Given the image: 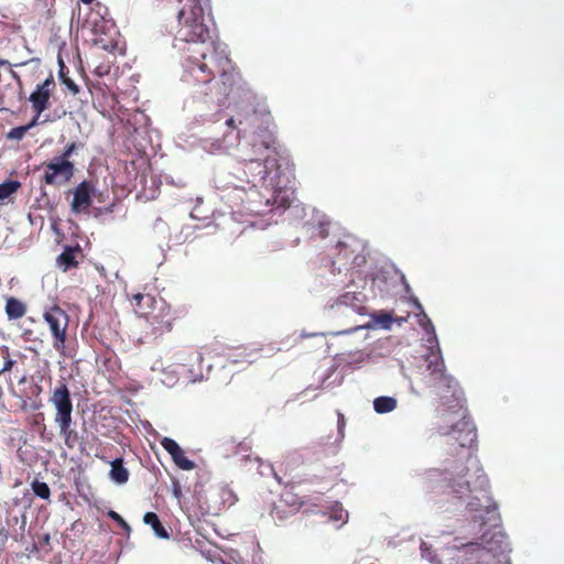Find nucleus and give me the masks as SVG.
Here are the masks:
<instances>
[{
  "label": "nucleus",
  "mask_w": 564,
  "mask_h": 564,
  "mask_svg": "<svg viewBox=\"0 0 564 564\" xmlns=\"http://www.w3.org/2000/svg\"><path fill=\"white\" fill-rule=\"evenodd\" d=\"M359 241L355 238L347 236L344 240H340L337 242V249L338 253L343 256L344 259H350L354 258V261L356 260V257L354 256L355 252L358 249Z\"/></svg>",
  "instance_id": "20"
},
{
  "label": "nucleus",
  "mask_w": 564,
  "mask_h": 564,
  "mask_svg": "<svg viewBox=\"0 0 564 564\" xmlns=\"http://www.w3.org/2000/svg\"><path fill=\"white\" fill-rule=\"evenodd\" d=\"M91 185L87 181L80 182L74 189L72 210L75 214L87 212L91 205Z\"/></svg>",
  "instance_id": "13"
},
{
  "label": "nucleus",
  "mask_w": 564,
  "mask_h": 564,
  "mask_svg": "<svg viewBox=\"0 0 564 564\" xmlns=\"http://www.w3.org/2000/svg\"><path fill=\"white\" fill-rule=\"evenodd\" d=\"M429 488L435 495H447L456 499H469L467 508L478 511L482 501L488 502V478L476 457L468 454L465 465H455L442 473L430 475Z\"/></svg>",
  "instance_id": "2"
},
{
  "label": "nucleus",
  "mask_w": 564,
  "mask_h": 564,
  "mask_svg": "<svg viewBox=\"0 0 564 564\" xmlns=\"http://www.w3.org/2000/svg\"><path fill=\"white\" fill-rule=\"evenodd\" d=\"M108 517L116 521L120 528H122L127 533L131 531L130 525L126 522V520L116 511L110 510L108 511Z\"/></svg>",
  "instance_id": "29"
},
{
  "label": "nucleus",
  "mask_w": 564,
  "mask_h": 564,
  "mask_svg": "<svg viewBox=\"0 0 564 564\" xmlns=\"http://www.w3.org/2000/svg\"><path fill=\"white\" fill-rule=\"evenodd\" d=\"M226 124H227L228 127H232V128H234V126H235V119H234V118H229V119L226 121Z\"/></svg>",
  "instance_id": "36"
},
{
  "label": "nucleus",
  "mask_w": 564,
  "mask_h": 564,
  "mask_svg": "<svg viewBox=\"0 0 564 564\" xmlns=\"http://www.w3.org/2000/svg\"><path fill=\"white\" fill-rule=\"evenodd\" d=\"M43 182L47 185L68 182L75 172V165L69 160L55 156L51 162L43 163Z\"/></svg>",
  "instance_id": "9"
},
{
  "label": "nucleus",
  "mask_w": 564,
  "mask_h": 564,
  "mask_svg": "<svg viewBox=\"0 0 564 564\" xmlns=\"http://www.w3.org/2000/svg\"><path fill=\"white\" fill-rule=\"evenodd\" d=\"M426 371V386L444 408L437 423V433L453 436L460 447L471 448L477 440L476 426L466 415L463 390L446 373L440 350L429 356Z\"/></svg>",
  "instance_id": "1"
},
{
  "label": "nucleus",
  "mask_w": 564,
  "mask_h": 564,
  "mask_svg": "<svg viewBox=\"0 0 564 564\" xmlns=\"http://www.w3.org/2000/svg\"><path fill=\"white\" fill-rule=\"evenodd\" d=\"M293 513L288 509L286 507H280L279 508V500L274 502L272 509H271V516L274 520L283 521L288 519Z\"/></svg>",
  "instance_id": "27"
},
{
  "label": "nucleus",
  "mask_w": 564,
  "mask_h": 564,
  "mask_svg": "<svg viewBox=\"0 0 564 564\" xmlns=\"http://www.w3.org/2000/svg\"><path fill=\"white\" fill-rule=\"evenodd\" d=\"M145 319L150 326V334L153 337H159L172 330L175 316L171 305L164 299L159 297V305Z\"/></svg>",
  "instance_id": "8"
},
{
  "label": "nucleus",
  "mask_w": 564,
  "mask_h": 564,
  "mask_svg": "<svg viewBox=\"0 0 564 564\" xmlns=\"http://www.w3.org/2000/svg\"><path fill=\"white\" fill-rule=\"evenodd\" d=\"M7 61L0 59V65H6Z\"/></svg>",
  "instance_id": "38"
},
{
  "label": "nucleus",
  "mask_w": 564,
  "mask_h": 564,
  "mask_svg": "<svg viewBox=\"0 0 564 564\" xmlns=\"http://www.w3.org/2000/svg\"><path fill=\"white\" fill-rule=\"evenodd\" d=\"M28 131H29V127H25V126H19V127L12 128L7 133V139L18 140V141L22 140Z\"/></svg>",
  "instance_id": "28"
},
{
  "label": "nucleus",
  "mask_w": 564,
  "mask_h": 564,
  "mask_svg": "<svg viewBox=\"0 0 564 564\" xmlns=\"http://www.w3.org/2000/svg\"><path fill=\"white\" fill-rule=\"evenodd\" d=\"M83 3L85 4H90L93 3L95 0H80Z\"/></svg>",
  "instance_id": "37"
},
{
  "label": "nucleus",
  "mask_w": 564,
  "mask_h": 564,
  "mask_svg": "<svg viewBox=\"0 0 564 564\" xmlns=\"http://www.w3.org/2000/svg\"><path fill=\"white\" fill-rule=\"evenodd\" d=\"M55 87L53 76L47 77L42 84L37 85L35 90L30 95V102L35 113L41 115L50 108L52 91Z\"/></svg>",
  "instance_id": "11"
},
{
  "label": "nucleus",
  "mask_w": 564,
  "mask_h": 564,
  "mask_svg": "<svg viewBox=\"0 0 564 564\" xmlns=\"http://www.w3.org/2000/svg\"><path fill=\"white\" fill-rule=\"evenodd\" d=\"M243 174L247 176V182L252 186L261 185L265 188L272 189V197L267 198V205L278 204V195L280 192L276 191L279 182L275 181V175L271 176L272 169L276 166L275 156H245Z\"/></svg>",
  "instance_id": "6"
},
{
  "label": "nucleus",
  "mask_w": 564,
  "mask_h": 564,
  "mask_svg": "<svg viewBox=\"0 0 564 564\" xmlns=\"http://www.w3.org/2000/svg\"><path fill=\"white\" fill-rule=\"evenodd\" d=\"M131 303L134 312L145 318L159 305V297L150 293H137L131 296Z\"/></svg>",
  "instance_id": "14"
},
{
  "label": "nucleus",
  "mask_w": 564,
  "mask_h": 564,
  "mask_svg": "<svg viewBox=\"0 0 564 564\" xmlns=\"http://www.w3.org/2000/svg\"><path fill=\"white\" fill-rule=\"evenodd\" d=\"M195 354H196V358H197V359H200V355H199V352H197V351H196Z\"/></svg>",
  "instance_id": "39"
},
{
  "label": "nucleus",
  "mask_w": 564,
  "mask_h": 564,
  "mask_svg": "<svg viewBox=\"0 0 564 564\" xmlns=\"http://www.w3.org/2000/svg\"><path fill=\"white\" fill-rule=\"evenodd\" d=\"M43 318L48 325L53 337V347L62 357H72L66 348L67 328L69 324L68 314L59 306L54 305L44 312Z\"/></svg>",
  "instance_id": "7"
},
{
  "label": "nucleus",
  "mask_w": 564,
  "mask_h": 564,
  "mask_svg": "<svg viewBox=\"0 0 564 564\" xmlns=\"http://www.w3.org/2000/svg\"><path fill=\"white\" fill-rule=\"evenodd\" d=\"M364 295L361 293H355V292H346L338 299L339 303L351 306L355 311L361 313L364 310L362 306V299Z\"/></svg>",
  "instance_id": "23"
},
{
  "label": "nucleus",
  "mask_w": 564,
  "mask_h": 564,
  "mask_svg": "<svg viewBox=\"0 0 564 564\" xmlns=\"http://www.w3.org/2000/svg\"><path fill=\"white\" fill-rule=\"evenodd\" d=\"M26 306L15 297H8L6 302V314L9 319H18L24 316Z\"/></svg>",
  "instance_id": "19"
},
{
  "label": "nucleus",
  "mask_w": 564,
  "mask_h": 564,
  "mask_svg": "<svg viewBox=\"0 0 564 564\" xmlns=\"http://www.w3.org/2000/svg\"><path fill=\"white\" fill-rule=\"evenodd\" d=\"M208 0H187L178 12L180 29L177 37L185 42H200L210 40L209 26L205 23V9Z\"/></svg>",
  "instance_id": "4"
},
{
  "label": "nucleus",
  "mask_w": 564,
  "mask_h": 564,
  "mask_svg": "<svg viewBox=\"0 0 564 564\" xmlns=\"http://www.w3.org/2000/svg\"><path fill=\"white\" fill-rule=\"evenodd\" d=\"M251 148L252 154L248 156H261L265 159V156H273L272 153H276L273 149V139L270 135L254 138Z\"/></svg>",
  "instance_id": "15"
},
{
  "label": "nucleus",
  "mask_w": 564,
  "mask_h": 564,
  "mask_svg": "<svg viewBox=\"0 0 564 564\" xmlns=\"http://www.w3.org/2000/svg\"><path fill=\"white\" fill-rule=\"evenodd\" d=\"M161 446L171 455L174 464L183 470H192L195 468V463L186 457L185 452L181 446L170 437L161 440Z\"/></svg>",
  "instance_id": "12"
},
{
  "label": "nucleus",
  "mask_w": 564,
  "mask_h": 564,
  "mask_svg": "<svg viewBox=\"0 0 564 564\" xmlns=\"http://www.w3.org/2000/svg\"><path fill=\"white\" fill-rule=\"evenodd\" d=\"M76 149H77V144L75 142H72L65 147L64 151L62 152L61 155H58V158L62 160H69V158L73 155V153L76 151Z\"/></svg>",
  "instance_id": "34"
},
{
  "label": "nucleus",
  "mask_w": 564,
  "mask_h": 564,
  "mask_svg": "<svg viewBox=\"0 0 564 564\" xmlns=\"http://www.w3.org/2000/svg\"><path fill=\"white\" fill-rule=\"evenodd\" d=\"M50 402L56 410L54 419L56 424L72 421L73 402L70 391L66 383L59 382V384L55 387L50 397Z\"/></svg>",
  "instance_id": "10"
},
{
  "label": "nucleus",
  "mask_w": 564,
  "mask_h": 564,
  "mask_svg": "<svg viewBox=\"0 0 564 564\" xmlns=\"http://www.w3.org/2000/svg\"><path fill=\"white\" fill-rule=\"evenodd\" d=\"M41 115L35 113V116L32 118V120L25 124V127H29V130L33 127H35L39 123V118Z\"/></svg>",
  "instance_id": "35"
},
{
  "label": "nucleus",
  "mask_w": 564,
  "mask_h": 564,
  "mask_svg": "<svg viewBox=\"0 0 564 564\" xmlns=\"http://www.w3.org/2000/svg\"><path fill=\"white\" fill-rule=\"evenodd\" d=\"M3 359H4V362H3V367L0 369V375L3 372L10 371L13 368V366L15 365V361L10 358L9 349L7 347H4V349H3Z\"/></svg>",
  "instance_id": "30"
},
{
  "label": "nucleus",
  "mask_w": 564,
  "mask_h": 564,
  "mask_svg": "<svg viewBox=\"0 0 564 564\" xmlns=\"http://www.w3.org/2000/svg\"><path fill=\"white\" fill-rule=\"evenodd\" d=\"M415 305L422 312L423 318L426 319L425 323L423 321H421L423 328L425 329L426 333H432L435 336L434 326H433L432 322L427 318L426 314L423 312L422 305L419 302H415Z\"/></svg>",
  "instance_id": "32"
},
{
  "label": "nucleus",
  "mask_w": 564,
  "mask_h": 564,
  "mask_svg": "<svg viewBox=\"0 0 564 564\" xmlns=\"http://www.w3.org/2000/svg\"><path fill=\"white\" fill-rule=\"evenodd\" d=\"M304 501L294 491V488H284L279 498V508L286 507L294 514L302 506Z\"/></svg>",
  "instance_id": "16"
},
{
  "label": "nucleus",
  "mask_w": 564,
  "mask_h": 564,
  "mask_svg": "<svg viewBox=\"0 0 564 564\" xmlns=\"http://www.w3.org/2000/svg\"><path fill=\"white\" fill-rule=\"evenodd\" d=\"M21 184L18 181H7L0 184V200L9 198L14 194Z\"/></svg>",
  "instance_id": "26"
},
{
  "label": "nucleus",
  "mask_w": 564,
  "mask_h": 564,
  "mask_svg": "<svg viewBox=\"0 0 564 564\" xmlns=\"http://www.w3.org/2000/svg\"><path fill=\"white\" fill-rule=\"evenodd\" d=\"M395 408L397 400L392 397H378L373 400V409L377 413H389Z\"/></svg>",
  "instance_id": "24"
},
{
  "label": "nucleus",
  "mask_w": 564,
  "mask_h": 564,
  "mask_svg": "<svg viewBox=\"0 0 564 564\" xmlns=\"http://www.w3.org/2000/svg\"><path fill=\"white\" fill-rule=\"evenodd\" d=\"M31 488L34 495L41 499L48 500L51 497V489L46 482L34 479L31 482Z\"/></svg>",
  "instance_id": "25"
},
{
  "label": "nucleus",
  "mask_w": 564,
  "mask_h": 564,
  "mask_svg": "<svg viewBox=\"0 0 564 564\" xmlns=\"http://www.w3.org/2000/svg\"><path fill=\"white\" fill-rule=\"evenodd\" d=\"M59 434L64 438V443L68 448H74L79 441L78 433L72 429V421L57 424Z\"/></svg>",
  "instance_id": "21"
},
{
  "label": "nucleus",
  "mask_w": 564,
  "mask_h": 564,
  "mask_svg": "<svg viewBox=\"0 0 564 564\" xmlns=\"http://www.w3.org/2000/svg\"><path fill=\"white\" fill-rule=\"evenodd\" d=\"M376 322L380 324L383 328H389L392 323V317L388 313H380L376 315Z\"/></svg>",
  "instance_id": "33"
},
{
  "label": "nucleus",
  "mask_w": 564,
  "mask_h": 564,
  "mask_svg": "<svg viewBox=\"0 0 564 564\" xmlns=\"http://www.w3.org/2000/svg\"><path fill=\"white\" fill-rule=\"evenodd\" d=\"M479 540V543L463 545L470 564H495L508 551L507 536L501 531H487Z\"/></svg>",
  "instance_id": "5"
},
{
  "label": "nucleus",
  "mask_w": 564,
  "mask_h": 564,
  "mask_svg": "<svg viewBox=\"0 0 564 564\" xmlns=\"http://www.w3.org/2000/svg\"><path fill=\"white\" fill-rule=\"evenodd\" d=\"M80 252L79 247H66L64 251L57 257L56 263L64 271L77 268L78 261L76 254Z\"/></svg>",
  "instance_id": "17"
},
{
  "label": "nucleus",
  "mask_w": 564,
  "mask_h": 564,
  "mask_svg": "<svg viewBox=\"0 0 564 564\" xmlns=\"http://www.w3.org/2000/svg\"><path fill=\"white\" fill-rule=\"evenodd\" d=\"M198 53L200 59L189 57L193 59V65L188 69V75L194 82L207 86L202 94L215 97L218 102H221L236 89L245 88L247 83L228 56L218 53L214 47Z\"/></svg>",
  "instance_id": "3"
},
{
  "label": "nucleus",
  "mask_w": 564,
  "mask_h": 564,
  "mask_svg": "<svg viewBox=\"0 0 564 564\" xmlns=\"http://www.w3.org/2000/svg\"><path fill=\"white\" fill-rule=\"evenodd\" d=\"M110 479L118 485L126 484L129 480L130 473L123 465V458H116L110 463Z\"/></svg>",
  "instance_id": "18"
},
{
  "label": "nucleus",
  "mask_w": 564,
  "mask_h": 564,
  "mask_svg": "<svg viewBox=\"0 0 564 564\" xmlns=\"http://www.w3.org/2000/svg\"><path fill=\"white\" fill-rule=\"evenodd\" d=\"M61 79H62V83L63 85H65L67 87V89L73 94V95H77L79 93V87L75 84V82L73 79H70L69 77H66L63 72L61 70Z\"/></svg>",
  "instance_id": "31"
},
{
  "label": "nucleus",
  "mask_w": 564,
  "mask_h": 564,
  "mask_svg": "<svg viewBox=\"0 0 564 564\" xmlns=\"http://www.w3.org/2000/svg\"><path fill=\"white\" fill-rule=\"evenodd\" d=\"M143 521L145 524L151 525V528L153 529L156 536H159L161 539L169 538V533H167L166 529L163 527V524L161 523L156 513L147 512L143 517Z\"/></svg>",
  "instance_id": "22"
}]
</instances>
